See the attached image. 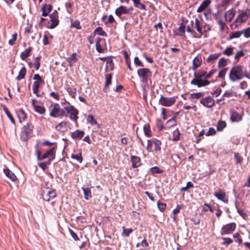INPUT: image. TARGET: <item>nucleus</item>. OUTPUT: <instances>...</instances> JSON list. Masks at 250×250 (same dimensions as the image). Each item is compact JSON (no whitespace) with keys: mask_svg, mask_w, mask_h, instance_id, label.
<instances>
[{"mask_svg":"<svg viewBox=\"0 0 250 250\" xmlns=\"http://www.w3.org/2000/svg\"><path fill=\"white\" fill-rule=\"evenodd\" d=\"M49 109L50 110L49 116L53 118H62L69 115L71 120L77 124L78 119V115L79 111L73 105L68 104L64 106L62 109L59 104L53 103L50 104Z\"/></svg>","mask_w":250,"mask_h":250,"instance_id":"f257e3e1","label":"nucleus"},{"mask_svg":"<svg viewBox=\"0 0 250 250\" xmlns=\"http://www.w3.org/2000/svg\"><path fill=\"white\" fill-rule=\"evenodd\" d=\"M244 77L250 79L244 66L237 65L232 67L229 74V79L233 82L242 80Z\"/></svg>","mask_w":250,"mask_h":250,"instance_id":"f03ea898","label":"nucleus"},{"mask_svg":"<svg viewBox=\"0 0 250 250\" xmlns=\"http://www.w3.org/2000/svg\"><path fill=\"white\" fill-rule=\"evenodd\" d=\"M206 71L201 70L195 72L193 73L194 78L190 81V84L196 85L198 87L209 85L210 82L206 80Z\"/></svg>","mask_w":250,"mask_h":250,"instance_id":"7ed1b4c3","label":"nucleus"},{"mask_svg":"<svg viewBox=\"0 0 250 250\" xmlns=\"http://www.w3.org/2000/svg\"><path fill=\"white\" fill-rule=\"evenodd\" d=\"M137 74L141 79V81L145 83V85L147 84L148 81L151 83V77L152 76V72L150 70L147 68H141L137 70Z\"/></svg>","mask_w":250,"mask_h":250,"instance_id":"20e7f679","label":"nucleus"},{"mask_svg":"<svg viewBox=\"0 0 250 250\" xmlns=\"http://www.w3.org/2000/svg\"><path fill=\"white\" fill-rule=\"evenodd\" d=\"M34 128L33 125L31 123H27L21 129L20 134L21 140L22 141H26L30 138L32 134Z\"/></svg>","mask_w":250,"mask_h":250,"instance_id":"39448f33","label":"nucleus"},{"mask_svg":"<svg viewBox=\"0 0 250 250\" xmlns=\"http://www.w3.org/2000/svg\"><path fill=\"white\" fill-rule=\"evenodd\" d=\"M56 196V190L49 188H43L42 190V197L46 201H49Z\"/></svg>","mask_w":250,"mask_h":250,"instance_id":"423d86ee","label":"nucleus"},{"mask_svg":"<svg viewBox=\"0 0 250 250\" xmlns=\"http://www.w3.org/2000/svg\"><path fill=\"white\" fill-rule=\"evenodd\" d=\"M176 101V97L167 98L161 95L159 100V104L164 106L169 107L173 105Z\"/></svg>","mask_w":250,"mask_h":250,"instance_id":"0eeeda50","label":"nucleus"},{"mask_svg":"<svg viewBox=\"0 0 250 250\" xmlns=\"http://www.w3.org/2000/svg\"><path fill=\"white\" fill-rule=\"evenodd\" d=\"M133 10L132 7L127 8L125 6L121 5L115 9V13L118 17L121 18L123 14H131Z\"/></svg>","mask_w":250,"mask_h":250,"instance_id":"6e6552de","label":"nucleus"},{"mask_svg":"<svg viewBox=\"0 0 250 250\" xmlns=\"http://www.w3.org/2000/svg\"><path fill=\"white\" fill-rule=\"evenodd\" d=\"M236 225L235 223H230L222 227L221 230V235L231 234L235 229Z\"/></svg>","mask_w":250,"mask_h":250,"instance_id":"1a4fd4ad","label":"nucleus"},{"mask_svg":"<svg viewBox=\"0 0 250 250\" xmlns=\"http://www.w3.org/2000/svg\"><path fill=\"white\" fill-rule=\"evenodd\" d=\"M200 103L208 108H211L215 105V101L211 96H208L201 99Z\"/></svg>","mask_w":250,"mask_h":250,"instance_id":"9d476101","label":"nucleus"},{"mask_svg":"<svg viewBox=\"0 0 250 250\" xmlns=\"http://www.w3.org/2000/svg\"><path fill=\"white\" fill-rule=\"evenodd\" d=\"M37 102V101L35 99L32 100V105L34 107L35 111L40 114H44L45 112V109L43 107V104H41V105H38L36 104Z\"/></svg>","mask_w":250,"mask_h":250,"instance_id":"9b49d317","label":"nucleus"},{"mask_svg":"<svg viewBox=\"0 0 250 250\" xmlns=\"http://www.w3.org/2000/svg\"><path fill=\"white\" fill-rule=\"evenodd\" d=\"M85 132L83 130L77 129L70 134L71 137L74 140H80L84 136Z\"/></svg>","mask_w":250,"mask_h":250,"instance_id":"f8f14e48","label":"nucleus"},{"mask_svg":"<svg viewBox=\"0 0 250 250\" xmlns=\"http://www.w3.org/2000/svg\"><path fill=\"white\" fill-rule=\"evenodd\" d=\"M130 161L132 163V167L134 168H138L142 165L141 158L137 156H131Z\"/></svg>","mask_w":250,"mask_h":250,"instance_id":"ddd939ff","label":"nucleus"},{"mask_svg":"<svg viewBox=\"0 0 250 250\" xmlns=\"http://www.w3.org/2000/svg\"><path fill=\"white\" fill-rule=\"evenodd\" d=\"M202 61L201 56H197L192 61V66L190 69L195 71L202 64Z\"/></svg>","mask_w":250,"mask_h":250,"instance_id":"4468645a","label":"nucleus"},{"mask_svg":"<svg viewBox=\"0 0 250 250\" xmlns=\"http://www.w3.org/2000/svg\"><path fill=\"white\" fill-rule=\"evenodd\" d=\"M214 195L217 197L219 200L227 203L228 202V198L226 196L225 192H223L222 190L220 189L219 191L215 192Z\"/></svg>","mask_w":250,"mask_h":250,"instance_id":"2eb2a0df","label":"nucleus"},{"mask_svg":"<svg viewBox=\"0 0 250 250\" xmlns=\"http://www.w3.org/2000/svg\"><path fill=\"white\" fill-rule=\"evenodd\" d=\"M249 18V16L248 14L247 11H243L237 16L235 21V22L239 21L240 23H242L246 21Z\"/></svg>","mask_w":250,"mask_h":250,"instance_id":"dca6fc26","label":"nucleus"},{"mask_svg":"<svg viewBox=\"0 0 250 250\" xmlns=\"http://www.w3.org/2000/svg\"><path fill=\"white\" fill-rule=\"evenodd\" d=\"M230 120L232 122H238L242 120V116L237 111L231 110Z\"/></svg>","mask_w":250,"mask_h":250,"instance_id":"f3484780","label":"nucleus"},{"mask_svg":"<svg viewBox=\"0 0 250 250\" xmlns=\"http://www.w3.org/2000/svg\"><path fill=\"white\" fill-rule=\"evenodd\" d=\"M78 60L77 54L76 53H72L70 57L66 58V61L68 62V65L72 67L74 63H76Z\"/></svg>","mask_w":250,"mask_h":250,"instance_id":"a211bd4d","label":"nucleus"},{"mask_svg":"<svg viewBox=\"0 0 250 250\" xmlns=\"http://www.w3.org/2000/svg\"><path fill=\"white\" fill-rule=\"evenodd\" d=\"M3 172L5 175L9 178L12 181L15 182L17 180V177L15 174L8 168H4Z\"/></svg>","mask_w":250,"mask_h":250,"instance_id":"6ab92c4d","label":"nucleus"},{"mask_svg":"<svg viewBox=\"0 0 250 250\" xmlns=\"http://www.w3.org/2000/svg\"><path fill=\"white\" fill-rule=\"evenodd\" d=\"M210 0H204L197 10V12L201 13L205 10L211 3Z\"/></svg>","mask_w":250,"mask_h":250,"instance_id":"aec40b11","label":"nucleus"},{"mask_svg":"<svg viewBox=\"0 0 250 250\" xmlns=\"http://www.w3.org/2000/svg\"><path fill=\"white\" fill-rule=\"evenodd\" d=\"M69 124L68 122H61L56 125V128L59 131L65 132L67 130L66 126Z\"/></svg>","mask_w":250,"mask_h":250,"instance_id":"412c9836","label":"nucleus"},{"mask_svg":"<svg viewBox=\"0 0 250 250\" xmlns=\"http://www.w3.org/2000/svg\"><path fill=\"white\" fill-rule=\"evenodd\" d=\"M17 115L21 123L25 121L27 118L26 114L22 109H20L17 110Z\"/></svg>","mask_w":250,"mask_h":250,"instance_id":"4be33fe9","label":"nucleus"},{"mask_svg":"<svg viewBox=\"0 0 250 250\" xmlns=\"http://www.w3.org/2000/svg\"><path fill=\"white\" fill-rule=\"evenodd\" d=\"M52 6L51 4H44L42 8V16H46L51 11Z\"/></svg>","mask_w":250,"mask_h":250,"instance_id":"5701e85b","label":"nucleus"},{"mask_svg":"<svg viewBox=\"0 0 250 250\" xmlns=\"http://www.w3.org/2000/svg\"><path fill=\"white\" fill-rule=\"evenodd\" d=\"M235 16V11L230 9L227 11L225 14V20L227 21L230 22Z\"/></svg>","mask_w":250,"mask_h":250,"instance_id":"b1692460","label":"nucleus"},{"mask_svg":"<svg viewBox=\"0 0 250 250\" xmlns=\"http://www.w3.org/2000/svg\"><path fill=\"white\" fill-rule=\"evenodd\" d=\"M55 148L53 147L49 150L46 151L42 156V159H45L47 158L50 157H55Z\"/></svg>","mask_w":250,"mask_h":250,"instance_id":"393cba45","label":"nucleus"},{"mask_svg":"<svg viewBox=\"0 0 250 250\" xmlns=\"http://www.w3.org/2000/svg\"><path fill=\"white\" fill-rule=\"evenodd\" d=\"M102 20L106 25L108 23H113L115 21V19L112 15H110L108 17L107 15L103 16Z\"/></svg>","mask_w":250,"mask_h":250,"instance_id":"a878e982","label":"nucleus"},{"mask_svg":"<svg viewBox=\"0 0 250 250\" xmlns=\"http://www.w3.org/2000/svg\"><path fill=\"white\" fill-rule=\"evenodd\" d=\"M67 92L72 98H75L77 93V89L74 86H68L66 88Z\"/></svg>","mask_w":250,"mask_h":250,"instance_id":"bb28decb","label":"nucleus"},{"mask_svg":"<svg viewBox=\"0 0 250 250\" xmlns=\"http://www.w3.org/2000/svg\"><path fill=\"white\" fill-rule=\"evenodd\" d=\"M1 106L2 107L4 112L5 113V114H6V115L8 117V118L10 120L11 122L13 124H15V121L14 118L13 117V116H12V115L11 114V113H10V112L9 111L8 109L6 107V106L4 104H1Z\"/></svg>","mask_w":250,"mask_h":250,"instance_id":"cd10ccee","label":"nucleus"},{"mask_svg":"<svg viewBox=\"0 0 250 250\" xmlns=\"http://www.w3.org/2000/svg\"><path fill=\"white\" fill-rule=\"evenodd\" d=\"M143 130L145 135L147 137H151L152 136V132L150 130V125L149 124H146L143 126Z\"/></svg>","mask_w":250,"mask_h":250,"instance_id":"c85d7f7f","label":"nucleus"},{"mask_svg":"<svg viewBox=\"0 0 250 250\" xmlns=\"http://www.w3.org/2000/svg\"><path fill=\"white\" fill-rule=\"evenodd\" d=\"M114 69V63L111 57L108 58L106 60L105 70L106 71L113 70Z\"/></svg>","mask_w":250,"mask_h":250,"instance_id":"c756f323","label":"nucleus"},{"mask_svg":"<svg viewBox=\"0 0 250 250\" xmlns=\"http://www.w3.org/2000/svg\"><path fill=\"white\" fill-rule=\"evenodd\" d=\"M134 4V5L135 7L140 9V10H144L145 11H146V6L140 2L141 0H131Z\"/></svg>","mask_w":250,"mask_h":250,"instance_id":"7c9ffc66","label":"nucleus"},{"mask_svg":"<svg viewBox=\"0 0 250 250\" xmlns=\"http://www.w3.org/2000/svg\"><path fill=\"white\" fill-rule=\"evenodd\" d=\"M32 51V47H29L28 49H25L23 52L21 53L20 57L21 60H25L29 55Z\"/></svg>","mask_w":250,"mask_h":250,"instance_id":"2f4dec72","label":"nucleus"},{"mask_svg":"<svg viewBox=\"0 0 250 250\" xmlns=\"http://www.w3.org/2000/svg\"><path fill=\"white\" fill-rule=\"evenodd\" d=\"M26 74V69L25 67H23L21 68L19 72V74L16 78L17 80H21L23 79Z\"/></svg>","mask_w":250,"mask_h":250,"instance_id":"473e14b6","label":"nucleus"},{"mask_svg":"<svg viewBox=\"0 0 250 250\" xmlns=\"http://www.w3.org/2000/svg\"><path fill=\"white\" fill-rule=\"evenodd\" d=\"M194 28H196L197 32L200 33L201 35L203 34V33L202 30V24L197 18H196L195 20Z\"/></svg>","mask_w":250,"mask_h":250,"instance_id":"72a5a7b5","label":"nucleus"},{"mask_svg":"<svg viewBox=\"0 0 250 250\" xmlns=\"http://www.w3.org/2000/svg\"><path fill=\"white\" fill-rule=\"evenodd\" d=\"M43 83H40V82H38V81H34L33 84V86H32V89H33V93L34 94H36V95L37 96H39L38 93L39 92L40 85L41 84H43Z\"/></svg>","mask_w":250,"mask_h":250,"instance_id":"f704fd0d","label":"nucleus"},{"mask_svg":"<svg viewBox=\"0 0 250 250\" xmlns=\"http://www.w3.org/2000/svg\"><path fill=\"white\" fill-rule=\"evenodd\" d=\"M112 75L111 74L105 75V82L104 90L107 89L109 86L111 84Z\"/></svg>","mask_w":250,"mask_h":250,"instance_id":"c9c22d12","label":"nucleus"},{"mask_svg":"<svg viewBox=\"0 0 250 250\" xmlns=\"http://www.w3.org/2000/svg\"><path fill=\"white\" fill-rule=\"evenodd\" d=\"M83 192L84 198L88 200L89 198L92 197L91 192L90 189L88 188H82Z\"/></svg>","mask_w":250,"mask_h":250,"instance_id":"e433bc0d","label":"nucleus"},{"mask_svg":"<svg viewBox=\"0 0 250 250\" xmlns=\"http://www.w3.org/2000/svg\"><path fill=\"white\" fill-rule=\"evenodd\" d=\"M94 34H96L102 36L104 37H107L106 33L103 30V28L101 27H98L96 29H95L93 32Z\"/></svg>","mask_w":250,"mask_h":250,"instance_id":"4c0bfd02","label":"nucleus"},{"mask_svg":"<svg viewBox=\"0 0 250 250\" xmlns=\"http://www.w3.org/2000/svg\"><path fill=\"white\" fill-rule=\"evenodd\" d=\"M59 23V20H50L48 22L47 28L50 29H53L56 27Z\"/></svg>","mask_w":250,"mask_h":250,"instance_id":"58836bf2","label":"nucleus"},{"mask_svg":"<svg viewBox=\"0 0 250 250\" xmlns=\"http://www.w3.org/2000/svg\"><path fill=\"white\" fill-rule=\"evenodd\" d=\"M221 53H214L210 54L208 58L207 61L208 62H211L216 59H217L221 55Z\"/></svg>","mask_w":250,"mask_h":250,"instance_id":"ea45409f","label":"nucleus"},{"mask_svg":"<svg viewBox=\"0 0 250 250\" xmlns=\"http://www.w3.org/2000/svg\"><path fill=\"white\" fill-rule=\"evenodd\" d=\"M205 95V92H199L197 93H193L190 94V99H199L201 97H203Z\"/></svg>","mask_w":250,"mask_h":250,"instance_id":"a19ab883","label":"nucleus"},{"mask_svg":"<svg viewBox=\"0 0 250 250\" xmlns=\"http://www.w3.org/2000/svg\"><path fill=\"white\" fill-rule=\"evenodd\" d=\"M71 158L73 159L76 160L79 163H82V162L83 160V158L82 157L81 152H80L79 153H78L77 154H72L71 155Z\"/></svg>","mask_w":250,"mask_h":250,"instance_id":"79ce46f5","label":"nucleus"},{"mask_svg":"<svg viewBox=\"0 0 250 250\" xmlns=\"http://www.w3.org/2000/svg\"><path fill=\"white\" fill-rule=\"evenodd\" d=\"M154 150L156 152L160 151L161 150V146L162 145L161 142L156 139H154Z\"/></svg>","mask_w":250,"mask_h":250,"instance_id":"37998d69","label":"nucleus"},{"mask_svg":"<svg viewBox=\"0 0 250 250\" xmlns=\"http://www.w3.org/2000/svg\"><path fill=\"white\" fill-rule=\"evenodd\" d=\"M242 34V31H237L234 32H232L229 35V40H232L234 38H238L241 36Z\"/></svg>","mask_w":250,"mask_h":250,"instance_id":"c03bdc74","label":"nucleus"},{"mask_svg":"<svg viewBox=\"0 0 250 250\" xmlns=\"http://www.w3.org/2000/svg\"><path fill=\"white\" fill-rule=\"evenodd\" d=\"M154 139L147 140V144L146 149L148 152H152V146L154 145Z\"/></svg>","mask_w":250,"mask_h":250,"instance_id":"a18cd8bd","label":"nucleus"},{"mask_svg":"<svg viewBox=\"0 0 250 250\" xmlns=\"http://www.w3.org/2000/svg\"><path fill=\"white\" fill-rule=\"evenodd\" d=\"M87 122L90 124L91 125H94L98 124L97 121L94 119V117L91 115H88L86 118Z\"/></svg>","mask_w":250,"mask_h":250,"instance_id":"49530a36","label":"nucleus"},{"mask_svg":"<svg viewBox=\"0 0 250 250\" xmlns=\"http://www.w3.org/2000/svg\"><path fill=\"white\" fill-rule=\"evenodd\" d=\"M181 133L178 128L173 131V141H177L180 139Z\"/></svg>","mask_w":250,"mask_h":250,"instance_id":"de8ad7c7","label":"nucleus"},{"mask_svg":"<svg viewBox=\"0 0 250 250\" xmlns=\"http://www.w3.org/2000/svg\"><path fill=\"white\" fill-rule=\"evenodd\" d=\"M226 126V123L225 121H219L217 125V129L218 131H222Z\"/></svg>","mask_w":250,"mask_h":250,"instance_id":"09e8293b","label":"nucleus"},{"mask_svg":"<svg viewBox=\"0 0 250 250\" xmlns=\"http://www.w3.org/2000/svg\"><path fill=\"white\" fill-rule=\"evenodd\" d=\"M222 53L224 55H227L228 56H230L233 53V47H229L226 48L223 52Z\"/></svg>","mask_w":250,"mask_h":250,"instance_id":"8fccbe9b","label":"nucleus"},{"mask_svg":"<svg viewBox=\"0 0 250 250\" xmlns=\"http://www.w3.org/2000/svg\"><path fill=\"white\" fill-rule=\"evenodd\" d=\"M228 59H226L224 58H221L218 62V66L219 68L225 67L227 65V62Z\"/></svg>","mask_w":250,"mask_h":250,"instance_id":"3c124183","label":"nucleus"},{"mask_svg":"<svg viewBox=\"0 0 250 250\" xmlns=\"http://www.w3.org/2000/svg\"><path fill=\"white\" fill-rule=\"evenodd\" d=\"M176 116L173 117L171 119L167 121L166 124L168 126H173L176 125Z\"/></svg>","mask_w":250,"mask_h":250,"instance_id":"603ef678","label":"nucleus"},{"mask_svg":"<svg viewBox=\"0 0 250 250\" xmlns=\"http://www.w3.org/2000/svg\"><path fill=\"white\" fill-rule=\"evenodd\" d=\"M40 59L41 57H37L35 59V62L33 63V66L35 67V69L38 70L41 65L40 63Z\"/></svg>","mask_w":250,"mask_h":250,"instance_id":"864d4df0","label":"nucleus"},{"mask_svg":"<svg viewBox=\"0 0 250 250\" xmlns=\"http://www.w3.org/2000/svg\"><path fill=\"white\" fill-rule=\"evenodd\" d=\"M123 235L125 237H128L133 232L132 229H125V227H123Z\"/></svg>","mask_w":250,"mask_h":250,"instance_id":"5fc2aeb1","label":"nucleus"},{"mask_svg":"<svg viewBox=\"0 0 250 250\" xmlns=\"http://www.w3.org/2000/svg\"><path fill=\"white\" fill-rule=\"evenodd\" d=\"M150 172L152 174H155L157 173H162L163 172V171L160 169L158 167H154L150 168Z\"/></svg>","mask_w":250,"mask_h":250,"instance_id":"6e6d98bb","label":"nucleus"},{"mask_svg":"<svg viewBox=\"0 0 250 250\" xmlns=\"http://www.w3.org/2000/svg\"><path fill=\"white\" fill-rule=\"evenodd\" d=\"M234 158L236 160V164H241L243 160V158L238 153H234Z\"/></svg>","mask_w":250,"mask_h":250,"instance_id":"4d7b16f0","label":"nucleus"},{"mask_svg":"<svg viewBox=\"0 0 250 250\" xmlns=\"http://www.w3.org/2000/svg\"><path fill=\"white\" fill-rule=\"evenodd\" d=\"M241 31H242V34H244L245 38H249L250 37V27H248L241 30Z\"/></svg>","mask_w":250,"mask_h":250,"instance_id":"13d9d810","label":"nucleus"},{"mask_svg":"<svg viewBox=\"0 0 250 250\" xmlns=\"http://www.w3.org/2000/svg\"><path fill=\"white\" fill-rule=\"evenodd\" d=\"M236 242H237L239 245H240L242 243V239L240 237V234L239 233H236L233 236Z\"/></svg>","mask_w":250,"mask_h":250,"instance_id":"bf43d9fd","label":"nucleus"},{"mask_svg":"<svg viewBox=\"0 0 250 250\" xmlns=\"http://www.w3.org/2000/svg\"><path fill=\"white\" fill-rule=\"evenodd\" d=\"M50 20H59L58 19V12L55 10L54 12L49 15Z\"/></svg>","mask_w":250,"mask_h":250,"instance_id":"052dcab7","label":"nucleus"},{"mask_svg":"<svg viewBox=\"0 0 250 250\" xmlns=\"http://www.w3.org/2000/svg\"><path fill=\"white\" fill-rule=\"evenodd\" d=\"M185 28L186 26L184 23H181L179 27L178 28V31L181 32V34H179L180 36H183L185 32Z\"/></svg>","mask_w":250,"mask_h":250,"instance_id":"680f3d73","label":"nucleus"},{"mask_svg":"<svg viewBox=\"0 0 250 250\" xmlns=\"http://www.w3.org/2000/svg\"><path fill=\"white\" fill-rule=\"evenodd\" d=\"M216 133L215 129L213 127H209L208 131L206 134V135L207 136L214 135Z\"/></svg>","mask_w":250,"mask_h":250,"instance_id":"e2e57ef3","label":"nucleus"},{"mask_svg":"<svg viewBox=\"0 0 250 250\" xmlns=\"http://www.w3.org/2000/svg\"><path fill=\"white\" fill-rule=\"evenodd\" d=\"M157 206H158L159 209L161 211H163L165 210V209L166 208V204L158 202H157Z\"/></svg>","mask_w":250,"mask_h":250,"instance_id":"0e129e2a","label":"nucleus"},{"mask_svg":"<svg viewBox=\"0 0 250 250\" xmlns=\"http://www.w3.org/2000/svg\"><path fill=\"white\" fill-rule=\"evenodd\" d=\"M17 34L15 33V34H13L12 35V39H10L8 42V43L9 44V45H14L15 43V41L17 40Z\"/></svg>","mask_w":250,"mask_h":250,"instance_id":"69168bd1","label":"nucleus"},{"mask_svg":"<svg viewBox=\"0 0 250 250\" xmlns=\"http://www.w3.org/2000/svg\"><path fill=\"white\" fill-rule=\"evenodd\" d=\"M244 55H245V54L242 50H239L238 52H237V53L235 54V56H234V59L235 60H238L240 59V58L244 56Z\"/></svg>","mask_w":250,"mask_h":250,"instance_id":"338daca9","label":"nucleus"},{"mask_svg":"<svg viewBox=\"0 0 250 250\" xmlns=\"http://www.w3.org/2000/svg\"><path fill=\"white\" fill-rule=\"evenodd\" d=\"M234 92L232 90L226 91L223 95V97L230 98L233 96Z\"/></svg>","mask_w":250,"mask_h":250,"instance_id":"774afa93","label":"nucleus"}]
</instances>
